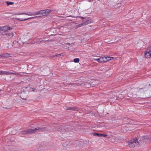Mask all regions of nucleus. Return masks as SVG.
<instances>
[{
    "label": "nucleus",
    "mask_w": 151,
    "mask_h": 151,
    "mask_svg": "<svg viewBox=\"0 0 151 151\" xmlns=\"http://www.w3.org/2000/svg\"><path fill=\"white\" fill-rule=\"evenodd\" d=\"M149 140H151V136H149Z\"/></svg>",
    "instance_id": "35"
},
{
    "label": "nucleus",
    "mask_w": 151,
    "mask_h": 151,
    "mask_svg": "<svg viewBox=\"0 0 151 151\" xmlns=\"http://www.w3.org/2000/svg\"><path fill=\"white\" fill-rule=\"evenodd\" d=\"M37 16H36V17H32L30 18H29L27 19H21L20 18H15V19L18 21H26V20H27L29 19H34L35 18L37 17Z\"/></svg>",
    "instance_id": "10"
},
{
    "label": "nucleus",
    "mask_w": 151,
    "mask_h": 151,
    "mask_svg": "<svg viewBox=\"0 0 151 151\" xmlns=\"http://www.w3.org/2000/svg\"><path fill=\"white\" fill-rule=\"evenodd\" d=\"M47 128L46 127H42L40 128V127H38L37 128H35V129H29L27 130H24L22 132V134L23 135H25L26 134H31L32 133L35 132L37 130H41V131H44L46 130Z\"/></svg>",
    "instance_id": "1"
},
{
    "label": "nucleus",
    "mask_w": 151,
    "mask_h": 151,
    "mask_svg": "<svg viewBox=\"0 0 151 151\" xmlns=\"http://www.w3.org/2000/svg\"><path fill=\"white\" fill-rule=\"evenodd\" d=\"M24 94V93H22L21 94V98L23 99H25L26 98L25 96L24 97L23 96V95Z\"/></svg>",
    "instance_id": "20"
},
{
    "label": "nucleus",
    "mask_w": 151,
    "mask_h": 151,
    "mask_svg": "<svg viewBox=\"0 0 151 151\" xmlns=\"http://www.w3.org/2000/svg\"><path fill=\"white\" fill-rule=\"evenodd\" d=\"M106 58L105 57H101V63H105L107 62V60H106Z\"/></svg>",
    "instance_id": "12"
},
{
    "label": "nucleus",
    "mask_w": 151,
    "mask_h": 151,
    "mask_svg": "<svg viewBox=\"0 0 151 151\" xmlns=\"http://www.w3.org/2000/svg\"><path fill=\"white\" fill-rule=\"evenodd\" d=\"M6 35L10 37H12L13 36V32H12L11 33H6Z\"/></svg>",
    "instance_id": "15"
},
{
    "label": "nucleus",
    "mask_w": 151,
    "mask_h": 151,
    "mask_svg": "<svg viewBox=\"0 0 151 151\" xmlns=\"http://www.w3.org/2000/svg\"><path fill=\"white\" fill-rule=\"evenodd\" d=\"M35 128H31V129H35Z\"/></svg>",
    "instance_id": "39"
},
{
    "label": "nucleus",
    "mask_w": 151,
    "mask_h": 151,
    "mask_svg": "<svg viewBox=\"0 0 151 151\" xmlns=\"http://www.w3.org/2000/svg\"><path fill=\"white\" fill-rule=\"evenodd\" d=\"M68 130V128L66 127H63L61 128L59 131L62 133H63L65 132H67Z\"/></svg>",
    "instance_id": "7"
},
{
    "label": "nucleus",
    "mask_w": 151,
    "mask_h": 151,
    "mask_svg": "<svg viewBox=\"0 0 151 151\" xmlns=\"http://www.w3.org/2000/svg\"><path fill=\"white\" fill-rule=\"evenodd\" d=\"M145 139L149 140V136H145Z\"/></svg>",
    "instance_id": "27"
},
{
    "label": "nucleus",
    "mask_w": 151,
    "mask_h": 151,
    "mask_svg": "<svg viewBox=\"0 0 151 151\" xmlns=\"http://www.w3.org/2000/svg\"><path fill=\"white\" fill-rule=\"evenodd\" d=\"M73 84V85H74V84H75V85H77V86H78V85H79L78 84H77V83H74V84Z\"/></svg>",
    "instance_id": "33"
},
{
    "label": "nucleus",
    "mask_w": 151,
    "mask_h": 151,
    "mask_svg": "<svg viewBox=\"0 0 151 151\" xmlns=\"http://www.w3.org/2000/svg\"><path fill=\"white\" fill-rule=\"evenodd\" d=\"M130 96H131L130 97H132L133 98H139L138 96L137 95V94H134L133 95V94H132H132H130Z\"/></svg>",
    "instance_id": "14"
},
{
    "label": "nucleus",
    "mask_w": 151,
    "mask_h": 151,
    "mask_svg": "<svg viewBox=\"0 0 151 151\" xmlns=\"http://www.w3.org/2000/svg\"><path fill=\"white\" fill-rule=\"evenodd\" d=\"M149 91H151V86L150 84H147L145 86L139 89V91L141 92H148Z\"/></svg>",
    "instance_id": "3"
},
{
    "label": "nucleus",
    "mask_w": 151,
    "mask_h": 151,
    "mask_svg": "<svg viewBox=\"0 0 151 151\" xmlns=\"http://www.w3.org/2000/svg\"><path fill=\"white\" fill-rule=\"evenodd\" d=\"M70 144H72L71 143V142H70Z\"/></svg>",
    "instance_id": "42"
},
{
    "label": "nucleus",
    "mask_w": 151,
    "mask_h": 151,
    "mask_svg": "<svg viewBox=\"0 0 151 151\" xmlns=\"http://www.w3.org/2000/svg\"><path fill=\"white\" fill-rule=\"evenodd\" d=\"M80 17L81 18H82V19H84V18L83 17Z\"/></svg>",
    "instance_id": "37"
},
{
    "label": "nucleus",
    "mask_w": 151,
    "mask_h": 151,
    "mask_svg": "<svg viewBox=\"0 0 151 151\" xmlns=\"http://www.w3.org/2000/svg\"><path fill=\"white\" fill-rule=\"evenodd\" d=\"M10 74H14V73L13 72H9Z\"/></svg>",
    "instance_id": "32"
},
{
    "label": "nucleus",
    "mask_w": 151,
    "mask_h": 151,
    "mask_svg": "<svg viewBox=\"0 0 151 151\" xmlns=\"http://www.w3.org/2000/svg\"><path fill=\"white\" fill-rule=\"evenodd\" d=\"M41 11H38L34 13L33 14H28L27 13H17V14H15V15H27L29 16H32V15H37L39 14H41Z\"/></svg>",
    "instance_id": "4"
},
{
    "label": "nucleus",
    "mask_w": 151,
    "mask_h": 151,
    "mask_svg": "<svg viewBox=\"0 0 151 151\" xmlns=\"http://www.w3.org/2000/svg\"><path fill=\"white\" fill-rule=\"evenodd\" d=\"M68 45H70V43H68Z\"/></svg>",
    "instance_id": "40"
},
{
    "label": "nucleus",
    "mask_w": 151,
    "mask_h": 151,
    "mask_svg": "<svg viewBox=\"0 0 151 151\" xmlns=\"http://www.w3.org/2000/svg\"><path fill=\"white\" fill-rule=\"evenodd\" d=\"M12 29V28L8 26H5L3 27H2L1 28V30L4 31H6L8 30H10Z\"/></svg>",
    "instance_id": "6"
},
{
    "label": "nucleus",
    "mask_w": 151,
    "mask_h": 151,
    "mask_svg": "<svg viewBox=\"0 0 151 151\" xmlns=\"http://www.w3.org/2000/svg\"><path fill=\"white\" fill-rule=\"evenodd\" d=\"M128 144L129 147L132 148H133L139 144L137 138H135L134 140H132L129 141Z\"/></svg>",
    "instance_id": "2"
},
{
    "label": "nucleus",
    "mask_w": 151,
    "mask_h": 151,
    "mask_svg": "<svg viewBox=\"0 0 151 151\" xmlns=\"http://www.w3.org/2000/svg\"><path fill=\"white\" fill-rule=\"evenodd\" d=\"M49 40H40V43H45L46 42H49Z\"/></svg>",
    "instance_id": "26"
},
{
    "label": "nucleus",
    "mask_w": 151,
    "mask_h": 151,
    "mask_svg": "<svg viewBox=\"0 0 151 151\" xmlns=\"http://www.w3.org/2000/svg\"><path fill=\"white\" fill-rule=\"evenodd\" d=\"M2 74L5 75H10L9 72L7 71H2Z\"/></svg>",
    "instance_id": "16"
},
{
    "label": "nucleus",
    "mask_w": 151,
    "mask_h": 151,
    "mask_svg": "<svg viewBox=\"0 0 151 151\" xmlns=\"http://www.w3.org/2000/svg\"><path fill=\"white\" fill-rule=\"evenodd\" d=\"M70 144H72L71 143V142H70Z\"/></svg>",
    "instance_id": "41"
},
{
    "label": "nucleus",
    "mask_w": 151,
    "mask_h": 151,
    "mask_svg": "<svg viewBox=\"0 0 151 151\" xmlns=\"http://www.w3.org/2000/svg\"><path fill=\"white\" fill-rule=\"evenodd\" d=\"M92 22V20L91 19H90L89 18H88L86 19L85 22H83V24L85 25H86L91 23Z\"/></svg>",
    "instance_id": "9"
},
{
    "label": "nucleus",
    "mask_w": 151,
    "mask_h": 151,
    "mask_svg": "<svg viewBox=\"0 0 151 151\" xmlns=\"http://www.w3.org/2000/svg\"><path fill=\"white\" fill-rule=\"evenodd\" d=\"M79 61V59L78 58H75L73 60V61L75 63H78Z\"/></svg>",
    "instance_id": "22"
},
{
    "label": "nucleus",
    "mask_w": 151,
    "mask_h": 151,
    "mask_svg": "<svg viewBox=\"0 0 151 151\" xmlns=\"http://www.w3.org/2000/svg\"><path fill=\"white\" fill-rule=\"evenodd\" d=\"M145 57L146 58H151V50L148 52H146L145 55Z\"/></svg>",
    "instance_id": "8"
},
{
    "label": "nucleus",
    "mask_w": 151,
    "mask_h": 151,
    "mask_svg": "<svg viewBox=\"0 0 151 151\" xmlns=\"http://www.w3.org/2000/svg\"><path fill=\"white\" fill-rule=\"evenodd\" d=\"M67 110H72L73 111H78V108L77 107H67Z\"/></svg>",
    "instance_id": "11"
},
{
    "label": "nucleus",
    "mask_w": 151,
    "mask_h": 151,
    "mask_svg": "<svg viewBox=\"0 0 151 151\" xmlns=\"http://www.w3.org/2000/svg\"><path fill=\"white\" fill-rule=\"evenodd\" d=\"M106 60H107V61L111 60L110 57H106Z\"/></svg>",
    "instance_id": "29"
},
{
    "label": "nucleus",
    "mask_w": 151,
    "mask_h": 151,
    "mask_svg": "<svg viewBox=\"0 0 151 151\" xmlns=\"http://www.w3.org/2000/svg\"><path fill=\"white\" fill-rule=\"evenodd\" d=\"M40 40H38L37 42H40Z\"/></svg>",
    "instance_id": "38"
},
{
    "label": "nucleus",
    "mask_w": 151,
    "mask_h": 151,
    "mask_svg": "<svg viewBox=\"0 0 151 151\" xmlns=\"http://www.w3.org/2000/svg\"><path fill=\"white\" fill-rule=\"evenodd\" d=\"M14 74L15 75H20V74H19L18 73H14Z\"/></svg>",
    "instance_id": "30"
},
{
    "label": "nucleus",
    "mask_w": 151,
    "mask_h": 151,
    "mask_svg": "<svg viewBox=\"0 0 151 151\" xmlns=\"http://www.w3.org/2000/svg\"><path fill=\"white\" fill-rule=\"evenodd\" d=\"M83 23L84 22H83L82 23L76 26V28H78L83 26V24H84Z\"/></svg>",
    "instance_id": "21"
},
{
    "label": "nucleus",
    "mask_w": 151,
    "mask_h": 151,
    "mask_svg": "<svg viewBox=\"0 0 151 151\" xmlns=\"http://www.w3.org/2000/svg\"><path fill=\"white\" fill-rule=\"evenodd\" d=\"M110 58H111V60L112 59H114V58L113 57H110Z\"/></svg>",
    "instance_id": "34"
},
{
    "label": "nucleus",
    "mask_w": 151,
    "mask_h": 151,
    "mask_svg": "<svg viewBox=\"0 0 151 151\" xmlns=\"http://www.w3.org/2000/svg\"><path fill=\"white\" fill-rule=\"evenodd\" d=\"M94 60H95L97 61V62L101 63V57L98 59H94Z\"/></svg>",
    "instance_id": "24"
},
{
    "label": "nucleus",
    "mask_w": 151,
    "mask_h": 151,
    "mask_svg": "<svg viewBox=\"0 0 151 151\" xmlns=\"http://www.w3.org/2000/svg\"><path fill=\"white\" fill-rule=\"evenodd\" d=\"M41 14L43 15L44 16H45L46 15V11H45V10H41Z\"/></svg>",
    "instance_id": "19"
},
{
    "label": "nucleus",
    "mask_w": 151,
    "mask_h": 151,
    "mask_svg": "<svg viewBox=\"0 0 151 151\" xmlns=\"http://www.w3.org/2000/svg\"><path fill=\"white\" fill-rule=\"evenodd\" d=\"M45 11H46V15H47L50 12V10L49 9L45 10Z\"/></svg>",
    "instance_id": "25"
},
{
    "label": "nucleus",
    "mask_w": 151,
    "mask_h": 151,
    "mask_svg": "<svg viewBox=\"0 0 151 151\" xmlns=\"http://www.w3.org/2000/svg\"><path fill=\"white\" fill-rule=\"evenodd\" d=\"M127 119V122L126 123V124H127L128 123H129V122H130V119Z\"/></svg>",
    "instance_id": "28"
},
{
    "label": "nucleus",
    "mask_w": 151,
    "mask_h": 151,
    "mask_svg": "<svg viewBox=\"0 0 151 151\" xmlns=\"http://www.w3.org/2000/svg\"><path fill=\"white\" fill-rule=\"evenodd\" d=\"M93 134L94 136H96L98 137H106L107 136V134H99L96 133H93Z\"/></svg>",
    "instance_id": "5"
},
{
    "label": "nucleus",
    "mask_w": 151,
    "mask_h": 151,
    "mask_svg": "<svg viewBox=\"0 0 151 151\" xmlns=\"http://www.w3.org/2000/svg\"><path fill=\"white\" fill-rule=\"evenodd\" d=\"M9 54L8 53H4L0 55V58L2 57H8L9 56Z\"/></svg>",
    "instance_id": "13"
},
{
    "label": "nucleus",
    "mask_w": 151,
    "mask_h": 151,
    "mask_svg": "<svg viewBox=\"0 0 151 151\" xmlns=\"http://www.w3.org/2000/svg\"><path fill=\"white\" fill-rule=\"evenodd\" d=\"M64 56V54L63 53H61L60 54H59L57 55H56V57H59L60 56Z\"/></svg>",
    "instance_id": "23"
},
{
    "label": "nucleus",
    "mask_w": 151,
    "mask_h": 151,
    "mask_svg": "<svg viewBox=\"0 0 151 151\" xmlns=\"http://www.w3.org/2000/svg\"><path fill=\"white\" fill-rule=\"evenodd\" d=\"M2 74V71H0V75Z\"/></svg>",
    "instance_id": "36"
},
{
    "label": "nucleus",
    "mask_w": 151,
    "mask_h": 151,
    "mask_svg": "<svg viewBox=\"0 0 151 151\" xmlns=\"http://www.w3.org/2000/svg\"><path fill=\"white\" fill-rule=\"evenodd\" d=\"M139 139L141 141H143L145 139V137L144 136L139 137Z\"/></svg>",
    "instance_id": "17"
},
{
    "label": "nucleus",
    "mask_w": 151,
    "mask_h": 151,
    "mask_svg": "<svg viewBox=\"0 0 151 151\" xmlns=\"http://www.w3.org/2000/svg\"><path fill=\"white\" fill-rule=\"evenodd\" d=\"M6 3L7 5L9 6V5H12L13 4H14V3L13 2L8 1L6 2Z\"/></svg>",
    "instance_id": "18"
},
{
    "label": "nucleus",
    "mask_w": 151,
    "mask_h": 151,
    "mask_svg": "<svg viewBox=\"0 0 151 151\" xmlns=\"http://www.w3.org/2000/svg\"><path fill=\"white\" fill-rule=\"evenodd\" d=\"M56 56V55H52L51 56V57H56V56Z\"/></svg>",
    "instance_id": "31"
}]
</instances>
